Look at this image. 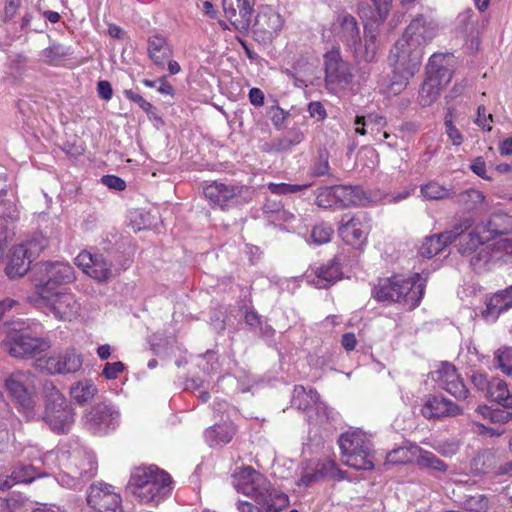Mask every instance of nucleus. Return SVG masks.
I'll use <instances>...</instances> for the list:
<instances>
[{
    "instance_id": "obj_1",
    "label": "nucleus",
    "mask_w": 512,
    "mask_h": 512,
    "mask_svg": "<svg viewBox=\"0 0 512 512\" xmlns=\"http://www.w3.org/2000/svg\"><path fill=\"white\" fill-rule=\"evenodd\" d=\"M24 458L35 465H45L48 468L59 466L56 475L57 482L69 489L81 488L88 480L95 476L97 463L94 455L77 440L62 442L57 451H48L41 454L36 446H27L23 449Z\"/></svg>"
},
{
    "instance_id": "obj_2",
    "label": "nucleus",
    "mask_w": 512,
    "mask_h": 512,
    "mask_svg": "<svg viewBox=\"0 0 512 512\" xmlns=\"http://www.w3.org/2000/svg\"><path fill=\"white\" fill-rule=\"evenodd\" d=\"M232 485L256 502L259 512H281L289 505L288 496L274 489L269 480L252 467H244L232 475Z\"/></svg>"
},
{
    "instance_id": "obj_3",
    "label": "nucleus",
    "mask_w": 512,
    "mask_h": 512,
    "mask_svg": "<svg viewBox=\"0 0 512 512\" xmlns=\"http://www.w3.org/2000/svg\"><path fill=\"white\" fill-rule=\"evenodd\" d=\"M127 488L140 503L157 506L172 494L173 480L155 465L140 466L132 470Z\"/></svg>"
},
{
    "instance_id": "obj_4",
    "label": "nucleus",
    "mask_w": 512,
    "mask_h": 512,
    "mask_svg": "<svg viewBox=\"0 0 512 512\" xmlns=\"http://www.w3.org/2000/svg\"><path fill=\"white\" fill-rule=\"evenodd\" d=\"M422 59V51L398 39L388 56V65L392 69V76L383 84L382 91L388 96L400 94L407 87L410 79L419 71Z\"/></svg>"
},
{
    "instance_id": "obj_5",
    "label": "nucleus",
    "mask_w": 512,
    "mask_h": 512,
    "mask_svg": "<svg viewBox=\"0 0 512 512\" xmlns=\"http://www.w3.org/2000/svg\"><path fill=\"white\" fill-rule=\"evenodd\" d=\"M425 281L418 273L409 277L394 275L380 279L372 294L377 301L403 303L408 309H414L423 297Z\"/></svg>"
},
{
    "instance_id": "obj_6",
    "label": "nucleus",
    "mask_w": 512,
    "mask_h": 512,
    "mask_svg": "<svg viewBox=\"0 0 512 512\" xmlns=\"http://www.w3.org/2000/svg\"><path fill=\"white\" fill-rule=\"evenodd\" d=\"M4 388L18 411L28 420L39 418L38 399L35 393L34 377L29 372L16 371L4 379Z\"/></svg>"
},
{
    "instance_id": "obj_7",
    "label": "nucleus",
    "mask_w": 512,
    "mask_h": 512,
    "mask_svg": "<svg viewBox=\"0 0 512 512\" xmlns=\"http://www.w3.org/2000/svg\"><path fill=\"white\" fill-rule=\"evenodd\" d=\"M342 462L357 470H372L374 455L372 444L361 430H350L343 433L338 440Z\"/></svg>"
},
{
    "instance_id": "obj_8",
    "label": "nucleus",
    "mask_w": 512,
    "mask_h": 512,
    "mask_svg": "<svg viewBox=\"0 0 512 512\" xmlns=\"http://www.w3.org/2000/svg\"><path fill=\"white\" fill-rule=\"evenodd\" d=\"M43 391L46 399L44 421L54 432H67L74 423L73 409L52 382H45Z\"/></svg>"
},
{
    "instance_id": "obj_9",
    "label": "nucleus",
    "mask_w": 512,
    "mask_h": 512,
    "mask_svg": "<svg viewBox=\"0 0 512 512\" xmlns=\"http://www.w3.org/2000/svg\"><path fill=\"white\" fill-rule=\"evenodd\" d=\"M2 348L10 356L25 358L35 356L49 348V343L43 339L32 337L30 331L22 324L15 323L7 331L2 341Z\"/></svg>"
},
{
    "instance_id": "obj_10",
    "label": "nucleus",
    "mask_w": 512,
    "mask_h": 512,
    "mask_svg": "<svg viewBox=\"0 0 512 512\" xmlns=\"http://www.w3.org/2000/svg\"><path fill=\"white\" fill-rule=\"evenodd\" d=\"M36 289L39 296H47L55 286L69 284L75 280L74 268L63 262H40L35 266Z\"/></svg>"
},
{
    "instance_id": "obj_11",
    "label": "nucleus",
    "mask_w": 512,
    "mask_h": 512,
    "mask_svg": "<svg viewBox=\"0 0 512 512\" xmlns=\"http://www.w3.org/2000/svg\"><path fill=\"white\" fill-rule=\"evenodd\" d=\"M119 409L111 403H98L84 415V426L97 436H105L115 431L120 424Z\"/></svg>"
},
{
    "instance_id": "obj_12",
    "label": "nucleus",
    "mask_w": 512,
    "mask_h": 512,
    "mask_svg": "<svg viewBox=\"0 0 512 512\" xmlns=\"http://www.w3.org/2000/svg\"><path fill=\"white\" fill-rule=\"evenodd\" d=\"M292 406L307 411L308 421L322 424L332 418L333 411L320 400L318 393L313 389H306L302 385L294 387Z\"/></svg>"
},
{
    "instance_id": "obj_13",
    "label": "nucleus",
    "mask_w": 512,
    "mask_h": 512,
    "mask_svg": "<svg viewBox=\"0 0 512 512\" xmlns=\"http://www.w3.org/2000/svg\"><path fill=\"white\" fill-rule=\"evenodd\" d=\"M285 20L279 11L266 5L259 8L253 23V35L257 42L271 43L279 36Z\"/></svg>"
},
{
    "instance_id": "obj_14",
    "label": "nucleus",
    "mask_w": 512,
    "mask_h": 512,
    "mask_svg": "<svg viewBox=\"0 0 512 512\" xmlns=\"http://www.w3.org/2000/svg\"><path fill=\"white\" fill-rule=\"evenodd\" d=\"M473 223L471 217H461L453 224L451 229L426 237L419 249L420 256L428 259L436 256L446 246L455 242L464 231L469 230Z\"/></svg>"
},
{
    "instance_id": "obj_15",
    "label": "nucleus",
    "mask_w": 512,
    "mask_h": 512,
    "mask_svg": "<svg viewBox=\"0 0 512 512\" xmlns=\"http://www.w3.org/2000/svg\"><path fill=\"white\" fill-rule=\"evenodd\" d=\"M325 84L330 91L345 88L353 74L350 65L342 59L339 48H332L324 54Z\"/></svg>"
},
{
    "instance_id": "obj_16",
    "label": "nucleus",
    "mask_w": 512,
    "mask_h": 512,
    "mask_svg": "<svg viewBox=\"0 0 512 512\" xmlns=\"http://www.w3.org/2000/svg\"><path fill=\"white\" fill-rule=\"evenodd\" d=\"M86 500L91 512H122L121 497L110 484L104 482L91 484Z\"/></svg>"
},
{
    "instance_id": "obj_17",
    "label": "nucleus",
    "mask_w": 512,
    "mask_h": 512,
    "mask_svg": "<svg viewBox=\"0 0 512 512\" xmlns=\"http://www.w3.org/2000/svg\"><path fill=\"white\" fill-rule=\"evenodd\" d=\"M82 357L74 349L59 354L39 357L35 367L49 374H67L78 371L82 366Z\"/></svg>"
},
{
    "instance_id": "obj_18",
    "label": "nucleus",
    "mask_w": 512,
    "mask_h": 512,
    "mask_svg": "<svg viewBox=\"0 0 512 512\" xmlns=\"http://www.w3.org/2000/svg\"><path fill=\"white\" fill-rule=\"evenodd\" d=\"M369 231V219L362 212L343 215L338 228L342 240L355 247H361L366 243Z\"/></svg>"
},
{
    "instance_id": "obj_19",
    "label": "nucleus",
    "mask_w": 512,
    "mask_h": 512,
    "mask_svg": "<svg viewBox=\"0 0 512 512\" xmlns=\"http://www.w3.org/2000/svg\"><path fill=\"white\" fill-rule=\"evenodd\" d=\"M437 31L438 26L434 21L419 15L409 23L399 40L423 52L424 47L434 39Z\"/></svg>"
},
{
    "instance_id": "obj_20",
    "label": "nucleus",
    "mask_w": 512,
    "mask_h": 512,
    "mask_svg": "<svg viewBox=\"0 0 512 512\" xmlns=\"http://www.w3.org/2000/svg\"><path fill=\"white\" fill-rule=\"evenodd\" d=\"M53 315L59 320H72L80 311V304L71 292H47V296H39Z\"/></svg>"
},
{
    "instance_id": "obj_21",
    "label": "nucleus",
    "mask_w": 512,
    "mask_h": 512,
    "mask_svg": "<svg viewBox=\"0 0 512 512\" xmlns=\"http://www.w3.org/2000/svg\"><path fill=\"white\" fill-rule=\"evenodd\" d=\"M464 231L461 236L457 238L459 240V252L462 255H469L475 251L478 246L484 244L486 241L495 237L498 234L505 233L504 229L497 227L493 220H490L487 224H478L474 230L465 234Z\"/></svg>"
},
{
    "instance_id": "obj_22",
    "label": "nucleus",
    "mask_w": 512,
    "mask_h": 512,
    "mask_svg": "<svg viewBox=\"0 0 512 512\" xmlns=\"http://www.w3.org/2000/svg\"><path fill=\"white\" fill-rule=\"evenodd\" d=\"M433 378L438 386L458 400L465 399L468 389L454 365L444 362L433 372Z\"/></svg>"
},
{
    "instance_id": "obj_23",
    "label": "nucleus",
    "mask_w": 512,
    "mask_h": 512,
    "mask_svg": "<svg viewBox=\"0 0 512 512\" xmlns=\"http://www.w3.org/2000/svg\"><path fill=\"white\" fill-rule=\"evenodd\" d=\"M75 264L98 282H106L112 276V264L102 254L82 251L76 256Z\"/></svg>"
},
{
    "instance_id": "obj_24",
    "label": "nucleus",
    "mask_w": 512,
    "mask_h": 512,
    "mask_svg": "<svg viewBox=\"0 0 512 512\" xmlns=\"http://www.w3.org/2000/svg\"><path fill=\"white\" fill-rule=\"evenodd\" d=\"M254 0H223L226 18L236 30L246 31L251 24Z\"/></svg>"
},
{
    "instance_id": "obj_25",
    "label": "nucleus",
    "mask_w": 512,
    "mask_h": 512,
    "mask_svg": "<svg viewBox=\"0 0 512 512\" xmlns=\"http://www.w3.org/2000/svg\"><path fill=\"white\" fill-rule=\"evenodd\" d=\"M455 58L451 53H434L427 64L426 76L434 77L443 88L451 81Z\"/></svg>"
},
{
    "instance_id": "obj_26",
    "label": "nucleus",
    "mask_w": 512,
    "mask_h": 512,
    "mask_svg": "<svg viewBox=\"0 0 512 512\" xmlns=\"http://www.w3.org/2000/svg\"><path fill=\"white\" fill-rule=\"evenodd\" d=\"M333 32L349 50H355L359 46L360 29L355 17L349 14H340L333 24Z\"/></svg>"
},
{
    "instance_id": "obj_27",
    "label": "nucleus",
    "mask_w": 512,
    "mask_h": 512,
    "mask_svg": "<svg viewBox=\"0 0 512 512\" xmlns=\"http://www.w3.org/2000/svg\"><path fill=\"white\" fill-rule=\"evenodd\" d=\"M242 189V186L213 182L204 188V195L212 204L224 208L235 202Z\"/></svg>"
},
{
    "instance_id": "obj_28",
    "label": "nucleus",
    "mask_w": 512,
    "mask_h": 512,
    "mask_svg": "<svg viewBox=\"0 0 512 512\" xmlns=\"http://www.w3.org/2000/svg\"><path fill=\"white\" fill-rule=\"evenodd\" d=\"M421 413L426 419H438L446 416H457L462 413L461 408L452 401L437 396L428 397Z\"/></svg>"
},
{
    "instance_id": "obj_29",
    "label": "nucleus",
    "mask_w": 512,
    "mask_h": 512,
    "mask_svg": "<svg viewBox=\"0 0 512 512\" xmlns=\"http://www.w3.org/2000/svg\"><path fill=\"white\" fill-rule=\"evenodd\" d=\"M42 475L40 466L34 463L20 464L11 474L0 476V490H8L18 483H28Z\"/></svg>"
},
{
    "instance_id": "obj_30",
    "label": "nucleus",
    "mask_w": 512,
    "mask_h": 512,
    "mask_svg": "<svg viewBox=\"0 0 512 512\" xmlns=\"http://www.w3.org/2000/svg\"><path fill=\"white\" fill-rule=\"evenodd\" d=\"M148 56L158 67H164L173 54L168 40L161 34H154L147 41Z\"/></svg>"
},
{
    "instance_id": "obj_31",
    "label": "nucleus",
    "mask_w": 512,
    "mask_h": 512,
    "mask_svg": "<svg viewBox=\"0 0 512 512\" xmlns=\"http://www.w3.org/2000/svg\"><path fill=\"white\" fill-rule=\"evenodd\" d=\"M340 264L334 260L314 269V276L307 275L309 282L319 289L327 288L341 279Z\"/></svg>"
},
{
    "instance_id": "obj_32",
    "label": "nucleus",
    "mask_w": 512,
    "mask_h": 512,
    "mask_svg": "<svg viewBox=\"0 0 512 512\" xmlns=\"http://www.w3.org/2000/svg\"><path fill=\"white\" fill-rule=\"evenodd\" d=\"M20 218V211L14 201H4L0 207V258L9 238L8 223H15Z\"/></svg>"
},
{
    "instance_id": "obj_33",
    "label": "nucleus",
    "mask_w": 512,
    "mask_h": 512,
    "mask_svg": "<svg viewBox=\"0 0 512 512\" xmlns=\"http://www.w3.org/2000/svg\"><path fill=\"white\" fill-rule=\"evenodd\" d=\"M512 308L507 296L502 290L494 293L485 300V308L481 311L482 318L489 323H494L499 316Z\"/></svg>"
},
{
    "instance_id": "obj_34",
    "label": "nucleus",
    "mask_w": 512,
    "mask_h": 512,
    "mask_svg": "<svg viewBox=\"0 0 512 512\" xmlns=\"http://www.w3.org/2000/svg\"><path fill=\"white\" fill-rule=\"evenodd\" d=\"M32 259L26 255L23 247L16 245L11 250L6 266V274L10 278L22 277L29 270Z\"/></svg>"
},
{
    "instance_id": "obj_35",
    "label": "nucleus",
    "mask_w": 512,
    "mask_h": 512,
    "mask_svg": "<svg viewBox=\"0 0 512 512\" xmlns=\"http://www.w3.org/2000/svg\"><path fill=\"white\" fill-rule=\"evenodd\" d=\"M236 433V427L232 422L215 424L205 430L204 437L209 446L225 445L229 443Z\"/></svg>"
},
{
    "instance_id": "obj_36",
    "label": "nucleus",
    "mask_w": 512,
    "mask_h": 512,
    "mask_svg": "<svg viewBox=\"0 0 512 512\" xmlns=\"http://www.w3.org/2000/svg\"><path fill=\"white\" fill-rule=\"evenodd\" d=\"M486 396L504 408L512 407V393L507 383L500 378H492L489 381Z\"/></svg>"
},
{
    "instance_id": "obj_37",
    "label": "nucleus",
    "mask_w": 512,
    "mask_h": 512,
    "mask_svg": "<svg viewBox=\"0 0 512 512\" xmlns=\"http://www.w3.org/2000/svg\"><path fill=\"white\" fill-rule=\"evenodd\" d=\"M375 24L372 22H365L364 24V38L365 45L364 51H358V47L355 50H351L354 54V57L357 60L364 61L366 63H371L375 60L377 54V44H376V34L373 30L372 26Z\"/></svg>"
},
{
    "instance_id": "obj_38",
    "label": "nucleus",
    "mask_w": 512,
    "mask_h": 512,
    "mask_svg": "<svg viewBox=\"0 0 512 512\" xmlns=\"http://www.w3.org/2000/svg\"><path fill=\"white\" fill-rule=\"evenodd\" d=\"M501 260V256L496 252L495 244L483 247L476 255H474L470 264L476 272L491 269L497 262Z\"/></svg>"
},
{
    "instance_id": "obj_39",
    "label": "nucleus",
    "mask_w": 512,
    "mask_h": 512,
    "mask_svg": "<svg viewBox=\"0 0 512 512\" xmlns=\"http://www.w3.org/2000/svg\"><path fill=\"white\" fill-rule=\"evenodd\" d=\"M336 466L334 462L326 461L318 463L315 470L311 472H305L299 481L297 482L298 486L308 487L312 483L318 481L323 477H332L335 475Z\"/></svg>"
},
{
    "instance_id": "obj_40",
    "label": "nucleus",
    "mask_w": 512,
    "mask_h": 512,
    "mask_svg": "<svg viewBox=\"0 0 512 512\" xmlns=\"http://www.w3.org/2000/svg\"><path fill=\"white\" fill-rule=\"evenodd\" d=\"M419 452L420 447L417 445L401 446L387 454L386 462L391 464L416 462Z\"/></svg>"
},
{
    "instance_id": "obj_41",
    "label": "nucleus",
    "mask_w": 512,
    "mask_h": 512,
    "mask_svg": "<svg viewBox=\"0 0 512 512\" xmlns=\"http://www.w3.org/2000/svg\"><path fill=\"white\" fill-rule=\"evenodd\" d=\"M434 79V77L426 76L425 81L420 88L418 101L423 107L432 105L437 100L441 90L443 89V87L439 85V82H436Z\"/></svg>"
},
{
    "instance_id": "obj_42",
    "label": "nucleus",
    "mask_w": 512,
    "mask_h": 512,
    "mask_svg": "<svg viewBox=\"0 0 512 512\" xmlns=\"http://www.w3.org/2000/svg\"><path fill=\"white\" fill-rule=\"evenodd\" d=\"M98 389L91 380H83L75 383L70 389V395L79 404H85L92 400Z\"/></svg>"
},
{
    "instance_id": "obj_43",
    "label": "nucleus",
    "mask_w": 512,
    "mask_h": 512,
    "mask_svg": "<svg viewBox=\"0 0 512 512\" xmlns=\"http://www.w3.org/2000/svg\"><path fill=\"white\" fill-rule=\"evenodd\" d=\"M335 193L340 206L359 205L362 202V191L358 187L336 185Z\"/></svg>"
},
{
    "instance_id": "obj_44",
    "label": "nucleus",
    "mask_w": 512,
    "mask_h": 512,
    "mask_svg": "<svg viewBox=\"0 0 512 512\" xmlns=\"http://www.w3.org/2000/svg\"><path fill=\"white\" fill-rule=\"evenodd\" d=\"M510 410L500 409V408H491L486 405L479 406L476 409V413L489 423L493 424H504L511 422L512 423V408Z\"/></svg>"
},
{
    "instance_id": "obj_45",
    "label": "nucleus",
    "mask_w": 512,
    "mask_h": 512,
    "mask_svg": "<svg viewBox=\"0 0 512 512\" xmlns=\"http://www.w3.org/2000/svg\"><path fill=\"white\" fill-rule=\"evenodd\" d=\"M420 193L424 200H444L451 197V189L437 181H429L420 186Z\"/></svg>"
},
{
    "instance_id": "obj_46",
    "label": "nucleus",
    "mask_w": 512,
    "mask_h": 512,
    "mask_svg": "<svg viewBox=\"0 0 512 512\" xmlns=\"http://www.w3.org/2000/svg\"><path fill=\"white\" fill-rule=\"evenodd\" d=\"M416 463L421 468H427L435 472H445L448 468L445 462L437 458L432 452L422 448H420Z\"/></svg>"
},
{
    "instance_id": "obj_47",
    "label": "nucleus",
    "mask_w": 512,
    "mask_h": 512,
    "mask_svg": "<svg viewBox=\"0 0 512 512\" xmlns=\"http://www.w3.org/2000/svg\"><path fill=\"white\" fill-rule=\"evenodd\" d=\"M385 119L379 114H368L367 116H357L354 122L355 132L359 135L367 133L366 126H376L380 130L385 126Z\"/></svg>"
},
{
    "instance_id": "obj_48",
    "label": "nucleus",
    "mask_w": 512,
    "mask_h": 512,
    "mask_svg": "<svg viewBox=\"0 0 512 512\" xmlns=\"http://www.w3.org/2000/svg\"><path fill=\"white\" fill-rule=\"evenodd\" d=\"M494 365L508 377L512 378V347H503L494 354Z\"/></svg>"
},
{
    "instance_id": "obj_49",
    "label": "nucleus",
    "mask_w": 512,
    "mask_h": 512,
    "mask_svg": "<svg viewBox=\"0 0 512 512\" xmlns=\"http://www.w3.org/2000/svg\"><path fill=\"white\" fill-rule=\"evenodd\" d=\"M48 246V239L42 234H35L24 243L19 244L26 250V255L33 259Z\"/></svg>"
},
{
    "instance_id": "obj_50",
    "label": "nucleus",
    "mask_w": 512,
    "mask_h": 512,
    "mask_svg": "<svg viewBox=\"0 0 512 512\" xmlns=\"http://www.w3.org/2000/svg\"><path fill=\"white\" fill-rule=\"evenodd\" d=\"M485 199L482 192L475 189H468L460 193L457 197L458 204L462 205L466 210L477 208Z\"/></svg>"
},
{
    "instance_id": "obj_51",
    "label": "nucleus",
    "mask_w": 512,
    "mask_h": 512,
    "mask_svg": "<svg viewBox=\"0 0 512 512\" xmlns=\"http://www.w3.org/2000/svg\"><path fill=\"white\" fill-rule=\"evenodd\" d=\"M316 204L323 208L338 206L335 186L320 188L316 196Z\"/></svg>"
},
{
    "instance_id": "obj_52",
    "label": "nucleus",
    "mask_w": 512,
    "mask_h": 512,
    "mask_svg": "<svg viewBox=\"0 0 512 512\" xmlns=\"http://www.w3.org/2000/svg\"><path fill=\"white\" fill-rule=\"evenodd\" d=\"M310 187V184H288V183H269L268 189L273 194L285 195V194H293L303 190H306Z\"/></svg>"
},
{
    "instance_id": "obj_53",
    "label": "nucleus",
    "mask_w": 512,
    "mask_h": 512,
    "mask_svg": "<svg viewBox=\"0 0 512 512\" xmlns=\"http://www.w3.org/2000/svg\"><path fill=\"white\" fill-rule=\"evenodd\" d=\"M333 232L334 230L331 225L320 223L312 229L311 238L316 244H325L331 240Z\"/></svg>"
},
{
    "instance_id": "obj_54",
    "label": "nucleus",
    "mask_w": 512,
    "mask_h": 512,
    "mask_svg": "<svg viewBox=\"0 0 512 512\" xmlns=\"http://www.w3.org/2000/svg\"><path fill=\"white\" fill-rule=\"evenodd\" d=\"M466 506L469 512H485L489 507V500L484 495L471 496L466 500Z\"/></svg>"
},
{
    "instance_id": "obj_55",
    "label": "nucleus",
    "mask_w": 512,
    "mask_h": 512,
    "mask_svg": "<svg viewBox=\"0 0 512 512\" xmlns=\"http://www.w3.org/2000/svg\"><path fill=\"white\" fill-rule=\"evenodd\" d=\"M376 8V14L373 16V22L377 25L383 22L389 11L392 0H371Z\"/></svg>"
},
{
    "instance_id": "obj_56",
    "label": "nucleus",
    "mask_w": 512,
    "mask_h": 512,
    "mask_svg": "<svg viewBox=\"0 0 512 512\" xmlns=\"http://www.w3.org/2000/svg\"><path fill=\"white\" fill-rule=\"evenodd\" d=\"M493 122V116L486 112V108L480 105L477 110V117L475 123L483 130L490 131L492 129L491 123Z\"/></svg>"
},
{
    "instance_id": "obj_57",
    "label": "nucleus",
    "mask_w": 512,
    "mask_h": 512,
    "mask_svg": "<svg viewBox=\"0 0 512 512\" xmlns=\"http://www.w3.org/2000/svg\"><path fill=\"white\" fill-rule=\"evenodd\" d=\"M123 93L128 100L135 102L144 112L147 114L151 113L153 109L152 104L145 100L141 95L134 92L133 90H124Z\"/></svg>"
},
{
    "instance_id": "obj_58",
    "label": "nucleus",
    "mask_w": 512,
    "mask_h": 512,
    "mask_svg": "<svg viewBox=\"0 0 512 512\" xmlns=\"http://www.w3.org/2000/svg\"><path fill=\"white\" fill-rule=\"evenodd\" d=\"M125 369V365L121 361L106 363L103 368V375L106 379H116Z\"/></svg>"
},
{
    "instance_id": "obj_59",
    "label": "nucleus",
    "mask_w": 512,
    "mask_h": 512,
    "mask_svg": "<svg viewBox=\"0 0 512 512\" xmlns=\"http://www.w3.org/2000/svg\"><path fill=\"white\" fill-rule=\"evenodd\" d=\"M445 126L446 133L453 145H460L463 141V137L460 131L453 125L451 118H445Z\"/></svg>"
},
{
    "instance_id": "obj_60",
    "label": "nucleus",
    "mask_w": 512,
    "mask_h": 512,
    "mask_svg": "<svg viewBox=\"0 0 512 512\" xmlns=\"http://www.w3.org/2000/svg\"><path fill=\"white\" fill-rule=\"evenodd\" d=\"M101 182L108 188L116 191H122L126 188L125 181L115 175H105L102 177Z\"/></svg>"
},
{
    "instance_id": "obj_61",
    "label": "nucleus",
    "mask_w": 512,
    "mask_h": 512,
    "mask_svg": "<svg viewBox=\"0 0 512 512\" xmlns=\"http://www.w3.org/2000/svg\"><path fill=\"white\" fill-rule=\"evenodd\" d=\"M0 512H25V510L18 500L0 499Z\"/></svg>"
},
{
    "instance_id": "obj_62",
    "label": "nucleus",
    "mask_w": 512,
    "mask_h": 512,
    "mask_svg": "<svg viewBox=\"0 0 512 512\" xmlns=\"http://www.w3.org/2000/svg\"><path fill=\"white\" fill-rule=\"evenodd\" d=\"M308 112L312 118L316 120H324L327 116L326 110L321 102L313 101L308 105Z\"/></svg>"
},
{
    "instance_id": "obj_63",
    "label": "nucleus",
    "mask_w": 512,
    "mask_h": 512,
    "mask_svg": "<svg viewBox=\"0 0 512 512\" xmlns=\"http://www.w3.org/2000/svg\"><path fill=\"white\" fill-rule=\"evenodd\" d=\"M329 172V162L325 155H320L317 162L314 164L313 173L316 176H323Z\"/></svg>"
},
{
    "instance_id": "obj_64",
    "label": "nucleus",
    "mask_w": 512,
    "mask_h": 512,
    "mask_svg": "<svg viewBox=\"0 0 512 512\" xmlns=\"http://www.w3.org/2000/svg\"><path fill=\"white\" fill-rule=\"evenodd\" d=\"M496 252L502 257V253L507 257H512V239H502L494 243Z\"/></svg>"
}]
</instances>
